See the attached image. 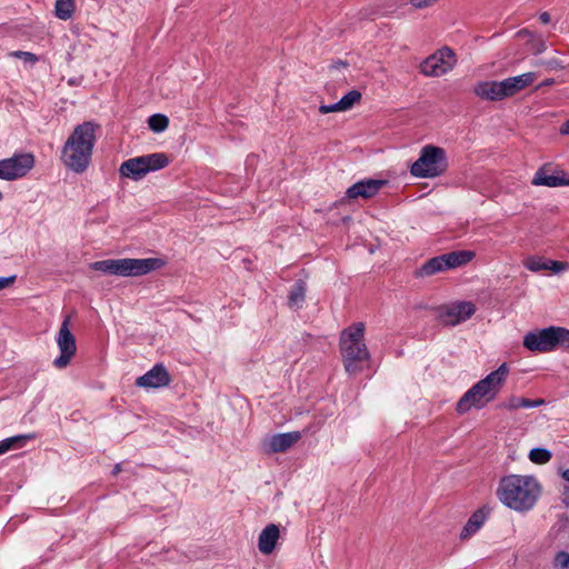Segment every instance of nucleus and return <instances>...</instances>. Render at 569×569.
Instances as JSON below:
<instances>
[{"label": "nucleus", "mask_w": 569, "mask_h": 569, "mask_svg": "<svg viewBox=\"0 0 569 569\" xmlns=\"http://www.w3.org/2000/svg\"><path fill=\"white\" fill-rule=\"evenodd\" d=\"M540 491L536 478L510 475L501 479L497 496L505 506L521 512L530 510L536 505Z\"/></svg>", "instance_id": "f257e3e1"}, {"label": "nucleus", "mask_w": 569, "mask_h": 569, "mask_svg": "<svg viewBox=\"0 0 569 569\" xmlns=\"http://www.w3.org/2000/svg\"><path fill=\"white\" fill-rule=\"evenodd\" d=\"M98 128L96 123L86 121L77 126L64 142L61 160L72 171L80 173L88 168Z\"/></svg>", "instance_id": "f03ea898"}, {"label": "nucleus", "mask_w": 569, "mask_h": 569, "mask_svg": "<svg viewBox=\"0 0 569 569\" xmlns=\"http://www.w3.org/2000/svg\"><path fill=\"white\" fill-rule=\"evenodd\" d=\"M508 372L507 363H502L497 370L478 381L457 402V411L459 413H466L472 407L478 409L483 408L499 393Z\"/></svg>", "instance_id": "7ed1b4c3"}, {"label": "nucleus", "mask_w": 569, "mask_h": 569, "mask_svg": "<svg viewBox=\"0 0 569 569\" xmlns=\"http://www.w3.org/2000/svg\"><path fill=\"white\" fill-rule=\"evenodd\" d=\"M340 351L345 369L349 375L362 371L369 360V350L365 343V323L357 322L346 328L340 335Z\"/></svg>", "instance_id": "20e7f679"}, {"label": "nucleus", "mask_w": 569, "mask_h": 569, "mask_svg": "<svg viewBox=\"0 0 569 569\" xmlns=\"http://www.w3.org/2000/svg\"><path fill=\"white\" fill-rule=\"evenodd\" d=\"M163 266L164 261L159 258H122L96 261L91 263V269L120 277H140Z\"/></svg>", "instance_id": "39448f33"}, {"label": "nucleus", "mask_w": 569, "mask_h": 569, "mask_svg": "<svg viewBox=\"0 0 569 569\" xmlns=\"http://www.w3.org/2000/svg\"><path fill=\"white\" fill-rule=\"evenodd\" d=\"M523 346L533 352H549L558 347L569 348V330L562 327H549L530 331L523 337Z\"/></svg>", "instance_id": "423d86ee"}, {"label": "nucleus", "mask_w": 569, "mask_h": 569, "mask_svg": "<svg viewBox=\"0 0 569 569\" xmlns=\"http://www.w3.org/2000/svg\"><path fill=\"white\" fill-rule=\"evenodd\" d=\"M169 159L166 153L156 152L140 157L130 158L123 161L119 168L121 177L138 181L151 171L166 168Z\"/></svg>", "instance_id": "0eeeda50"}, {"label": "nucleus", "mask_w": 569, "mask_h": 569, "mask_svg": "<svg viewBox=\"0 0 569 569\" xmlns=\"http://www.w3.org/2000/svg\"><path fill=\"white\" fill-rule=\"evenodd\" d=\"M446 168L445 150L428 144L421 149L419 158L411 164L410 172L418 178H436L442 174Z\"/></svg>", "instance_id": "6e6552de"}, {"label": "nucleus", "mask_w": 569, "mask_h": 569, "mask_svg": "<svg viewBox=\"0 0 569 569\" xmlns=\"http://www.w3.org/2000/svg\"><path fill=\"white\" fill-rule=\"evenodd\" d=\"M475 257L473 251L461 250L445 253L427 260L416 272L417 277H429L467 264Z\"/></svg>", "instance_id": "1a4fd4ad"}, {"label": "nucleus", "mask_w": 569, "mask_h": 569, "mask_svg": "<svg viewBox=\"0 0 569 569\" xmlns=\"http://www.w3.org/2000/svg\"><path fill=\"white\" fill-rule=\"evenodd\" d=\"M457 57L449 47H443L426 58L420 64V71L426 77H441L453 69Z\"/></svg>", "instance_id": "9d476101"}, {"label": "nucleus", "mask_w": 569, "mask_h": 569, "mask_svg": "<svg viewBox=\"0 0 569 569\" xmlns=\"http://www.w3.org/2000/svg\"><path fill=\"white\" fill-rule=\"evenodd\" d=\"M34 164L31 153H19L11 158L0 160V179L16 180L24 177Z\"/></svg>", "instance_id": "9b49d317"}, {"label": "nucleus", "mask_w": 569, "mask_h": 569, "mask_svg": "<svg viewBox=\"0 0 569 569\" xmlns=\"http://www.w3.org/2000/svg\"><path fill=\"white\" fill-rule=\"evenodd\" d=\"M69 325L70 318L66 317L58 332L57 345L60 356L53 361L54 367L58 369L66 368L77 351L76 338L69 329Z\"/></svg>", "instance_id": "f8f14e48"}, {"label": "nucleus", "mask_w": 569, "mask_h": 569, "mask_svg": "<svg viewBox=\"0 0 569 569\" xmlns=\"http://www.w3.org/2000/svg\"><path fill=\"white\" fill-rule=\"evenodd\" d=\"M301 439L300 431L277 433L266 438L262 442L267 453L284 452Z\"/></svg>", "instance_id": "ddd939ff"}, {"label": "nucleus", "mask_w": 569, "mask_h": 569, "mask_svg": "<svg viewBox=\"0 0 569 569\" xmlns=\"http://www.w3.org/2000/svg\"><path fill=\"white\" fill-rule=\"evenodd\" d=\"M476 312V307L472 302L462 301L448 307L441 315L443 323L456 326L471 318Z\"/></svg>", "instance_id": "4468645a"}, {"label": "nucleus", "mask_w": 569, "mask_h": 569, "mask_svg": "<svg viewBox=\"0 0 569 569\" xmlns=\"http://www.w3.org/2000/svg\"><path fill=\"white\" fill-rule=\"evenodd\" d=\"M386 183V180L380 179L361 180L347 189L346 197L350 200L358 198L369 199L376 196Z\"/></svg>", "instance_id": "2eb2a0df"}, {"label": "nucleus", "mask_w": 569, "mask_h": 569, "mask_svg": "<svg viewBox=\"0 0 569 569\" xmlns=\"http://www.w3.org/2000/svg\"><path fill=\"white\" fill-rule=\"evenodd\" d=\"M169 383V372L162 365H156L151 370L136 380V385L142 388H161Z\"/></svg>", "instance_id": "dca6fc26"}, {"label": "nucleus", "mask_w": 569, "mask_h": 569, "mask_svg": "<svg viewBox=\"0 0 569 569\" xmlns=\"http://www.w3.org/2000/svg\"><path fill=\"white\" fill-rule=\"evenodd\" d=\"M537 79L535 72H526L516 77H510L501 81L502 93L506 98L512 97L529 87Z\"/></svg>", "instance_id": "f3484780"}, {"label": "nucleus", "mask_w": 569, "mask_h": 569, "mask_svg": "<svg viewBox=\"0 0 569 569\" xmlns=\"http://www.w3.org/2000/svg\"><path fill=\"white\" fill-rule=\"evenodd\" d=\"M280 539V529L276 523L267 525L259 535L258 549L262 555H270L274 551Z\"/></svg>", "instance_id": "a211bd4d"}, {"label": "nucleus", "mask_w": 569, "mask_h": 569, "mask_svg": "<svg viewBox=\"0 0 569 569\" xmlns=\"http://www.w3.org/2000/svg\"><path fill=\"white\" fill-rule=\"evenodd\" d=\"M501 81H481L475 84L473 93L481 99L489 101L503 100Z\"/></svg>", "instance_id": "6ab92c4d"}, {"label": "nucleus", "mask_w": 569, "mask_h": 569, "mask_svg": "<svg viewBox=\"0 0 569 569\" xmlns=\"http://www.w3.org/2000/svg\"><path fill=\"white\" fill-rule=\"evenodd\" d=\"M531 182L535 186L547 187L569 186V174L562 170L557 171L555 174H548L546 169L541 168L536 172Z\"/></svg>", "instance_id": "aec40b11"}, {"label": "nucleus", "mask_w": 569, "mask_h": 569, "mask_svg": "<svg viewBox=\"0 0 569 569\" xmlns=\"http://www.w3.org/2000/svg\"><path fill=\"white\" fill-rule=\"evenodd\" d=\"M486 513L481 510H477L471 515L467 523L461 530L460 538L468 539L476 533L485 523Z\"/></svg>", "instance_id": "412c9836"}, {"label": "nucleus", "mask_w": 569, "mask_h": 569, "mask_svg": "<svg viewBox=\"0 0 569 569\" xmlns=\"http://www.w3.org/2000/svg\"><path fill=\"white\" fill-rule=\"evenodd\" d=\"M517 37L527 39L528 50L533 54H540L547 49L546 41L540 36H536L527 29L520 30Z\"/></svg>", "instance_id": "4be33fe9"}, {"label": "nucleus", "mask_w": 569, "mask_h": 569, "mask_svg": "<svg viewBox=\"0 0 569 569\" xmlns=\"http://www.w3.org/2000/svg\"><path fill=\"white\" fill-rule=\"evenodd\" d=\"M545 401L542 399L530 400L522 397H510L507 401H505L501 407L507 410H517L520 408H536L543 405Z\"/></svg>", "instance_id": "5701e85b"}, {"label": "nucleus", "mask_w": 569, "mask_h": 569, "mask_svg": "<svg viewBox=\"0 0 569 569\" xmlns=\"http://www.w3.org/2000/svg\"><path fill=\"white\" fill-rule=\"evenodd\" d=\"M306 298V284L303 281H297L289 293L288 305L291 309H299L302 307Z\"/></svg>", "instance_id": "b1692460"}, {"label": "nucleus", "mask_w": 569, "mask_h": 569, "mask_svg": "<svg viewBox=\"0 0 569 569\" xmlns=\"http://www.w3.org/2000/svg\"><path fill=\"white\" fill-rule=\"evenodd\" d=\"M76 10L74 0H57L54 4V14L60 20H69Z\"/></svg>", "instance_id": "393cba45"}, {"label": "nucleus", "mask_w": 569, "mask_h": 569, "mask_svg": "<svg viewBox=\"0 0 569 569\" xmlns=\"http://www.w3.org/2000/svg\"><path fill=\"white\" fill-rule=\"evenodd\" d=\"M528 457L529 460L536 465H545L551 460L552 453L545 448H533L529 451Z\"/></svg>", "instance_id": "a878e982"}, {"label": "nucleus", "mask_w": 569, "mask_h": 569, "mask_svg": "<svg viewBox=\"0 0 569 569\" xmlns=\"http://www.w3.org/2000/svg\"><path fill=\"white\" fill-rule=\"evenodd\" d=\"M148 126L153 132H162L169 126V119L164 114L156 113L149 117Z\"/></svg>", "instance_id": "bb28decb"}, {"label": "nucleus", "mask_w": 569, "mask_h": 569, "mask_svg": "<svg viewBox=\"0 0 569 569\" xmlns=\"http://www.w3.org/2000/svg\"><path fill=\"white\" fill-rule=\"evenodd\" d=\"M361 100V93L358 90H351L347 94H345L339 101L340 110L347 111L351 109L355 103Z\"/></svg>", "instance_id": "cd10ccee"}, {"label": "nucleus", "mask_w": 569, "mask_h": 569, "mask_svg": "<svg viewBox=\"0 0 569 569\" xmlns=\"http://www.w3.org/2000/svg\"><path fill=\"white\" fill-rule=\"evenodd\" d=\"M523 266L532 272H539L547 270V260L540 257L531 256L523 260Z\"/></svg>", "instance_id": "c85d7f7f"}, {"label": "nucleus", "mask_w": 569, "mask_h": 569, "mask_svg": "<svg viewBox=\"0 0 569 569\" xmlns=\"http://www.w3.org/2000/svg\"><path fill=\"white\" fill-rule=\"evenodd\" d=\"M29 438H30V436H16V437H11V438H8V439L1 441L0 442V455H3L4 452L9 451L10 449L24 443V441Z\"/></svg>", "instance_id": "c756f323"}, {"label": "nucleus", "mask_w": 569, "mask_h": 569, "mask_svg": "<svg viewBox=\"0 0 569 569\" xmlns=\"http://www.w3.org/2000/svg\"><path fill=\"white\" fill-rule=\"evenodd\" d=\"M553 569H569V552L558 551L552 560Z\"/></svg>", "instance_id": "7c9ffc66"}, {"label": "nucleus", "mask_w": 569, "mask_h": 569, "mask_svg": "<svg viewBox=\"0 0 569 569\" xmlns=\"http://www.w3.org/2000/svg\"><path fill=\"white\" fill-rule=\"evenodd\" d=\"M10 56L19 58V59H23L24 61L31 62V63H34V62L38 61V57L34 53H32V52L13 51V52L10 53Z\"/></svg>", "instance_id": "2f4dec72"}, {"label": "nucleus", "mask_w": 569, "mask_h": 569, "mask_svg": "<svg viewBox=\"0 0 569 569\" xmlns=\"http://www.w3.org/2000/svg\"><path fill=\"white\" fill-rule=\"evenodd\" d=\"M567 266L566 262L547 260V270H551L555 273L563 271Z\"/></svg>", "instance_id": "473e14b6"}, {"label": "nucleus", "mask_w": 569, "mask_h": 569, "mask_svg": "<svg viewBox=\"0 0 569 569\" xmlns=\"http://www.w3.org/2000/svg\"><path fill=\"white\" fill-rule=\"evenodd\" d=\"M438 0H410V4L416 9H426L432 7Z\"/></svg>", "instance_id": "72a5a7b5"}, {"label": "nucleus", "mask_w": 569, "mask_h": 569, "mask_svg": "<svg viewBox=\"0 0 569 569\" xmlns=\"http://www.w3.org/2000/svg\"><path fill=\"white\" fill-rule=\"evenodd\" d=\"M319 111L322 114H327V113H330V112H341L342 110H340L339 103L336 102V103H332V104H322V106H320Z\"/></svg>", "instance_id": "f704fd0d"}, {"label": "nucleus", "mask_w": 569, "mask_h": 569, "mask_svg": "<svg viewBox=\"0 0 569 569\" xmlns=\"http://www.w3.org/2000/svg\"><path fill=\"white\" fill-rule=\"evenodd\" d=\"M16 280V276L0 277V290L10 287Z\"/></svg>", "instance_id": "c9c22d12"}, {"label": "nucleus", "mask_w": 569, "mask_h": 569, "mask_svg": "<svg viewBox=\"0 0 569 569\" xmlns=\"http://www.w3.org/2000/svg\"><path fill=\"white\" fill-rule=\"evenodd\" d=\"M539 19L542 23L547 24L550 22V14L548 12H541L540 16H539Z\"/></svg>", "instance_id": "e433bc0d"}, {"label": "nucleus", "mask_w": 569, "mask_h": 569, "mask_svg": "<svg viewBox=\"0 0 569 569\" xmlns=\"http://www.w3.org/2000/svg\"><path fill=\"white\" fill-rule=\"evenodd\" d=\"M561 134H569V119L560 128Z\"/></svg>", "instance_id": "4c0bfd02"}, {"label": "nucleus", "mask_w": 569, "mask_h": 569, "mask_svg": "<svg viewBox=\"0 0 569 569\" xmlns=\"http://www.w3.org/2000/svg\"><path fill=\"white\" fill-rule=\"evenodd\" d=\"M555 83V80L552 78H549V79H546L541 84L540 87H545V86H552Z\"/></svg>", "instance_id": "58836bf2"}, {"label": "nucleus", "mask_w": 569, "mask_h": 569, "mask_svg": "<svg viewBox=\"0 0 569 569\" xmlns=\"http://www.w3.org/2000/svg\"><path fill=\"white\" fill-rule=\"evenodd\" d=\"M562 478L569 482V469L562 472Z\"/></svg>", "instance_id": "ea45409f"}, {"label": "nucleus", "mask_w": 569, "mask_h": 569, "mask_svg": "<svg viewBox=\"0 0 569 569\" xmlns=\"http://www.w3.org/2000/svg\"><path fill=\"white\" fill-rule=\"evenodd\" d=\"M119 471H120V467H119V466H116V468H114V471H113V472H114V473H117V472H119Z\"/></svg>", "instance_id": "a19ab883"}, {"label": "nucleus", "mask_w": 569, "mask_h": 569, "mask_svg": "<svg viewBox=\"0 0 569 569\" xmlns=\"http://www.w3.org/2000/svg\"><path fill=\"white\" fill-rule=\"evenodd\" d=\"M2 199V193L0 192V200Z\"/></svg>", "instance_id": "79ce46f5"}]
</instances>
